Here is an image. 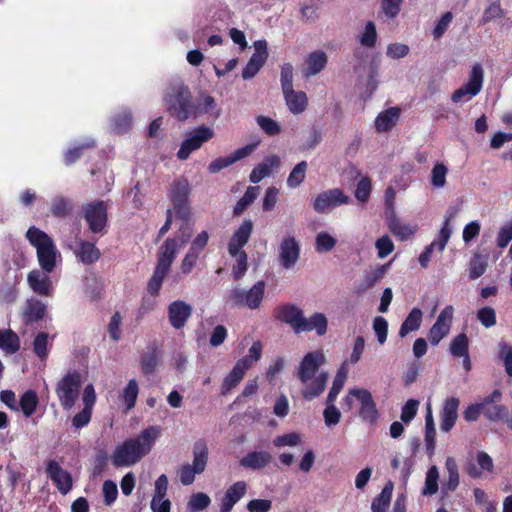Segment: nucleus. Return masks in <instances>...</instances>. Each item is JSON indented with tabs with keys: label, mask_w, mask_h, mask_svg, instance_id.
<instances>
[{
	"label": "nucleus",
	"mask_w": 512,
	"mask_h": 512,
	"mask_svg": "<svg viewBox=\"0 0 512 512\" xmlns=\"http://www.w3.org/2000/svg\"><path fill=\"white\" fill-rule=\"evenodd\" d=\"M327 358L322 350H316L304 355L296 368V375L302 384L301 395L311 401L319 397L326 388L329 373L320 370L326 364Z\"/></svg>",
	"instance_id": "1"
},
{
	"label": "nucleus",
	"mask_w": 512,
	"mask_h": 512,
	"mask_svg": "<svg viewBox=\"0 0 512 512\" xmlns=\"http://www.w3.org/2000/svg\"><path fill=\"white\" fill-rule=\"evenodd\" d=\"M160 434L161 428L153 425L144 429L136 438L124 441L116 446L111 456L112 463L116 467L136 464L151 451Z\"/></svg>",
	"instance_id": "2"
},
{
	"label": "nucleus",
	"mask_w": 512,
	"mask_h": 512,
	"mask_svg": "<svg viewBox=\"0 0 512 512\" xmlns=\"http://www.w3.org/2000/svg\"><path fill=\"white\" fill-rule=\"evenodd\" d=\"M26 238L36 249L39 266L45 272H53L57 263L61 261V254L53 239L44 231L31 226L26 232Z\"/></svg>",
	"instance_id": "3"
},
{
	"label": "nucleus",
	"mask_w": 512,
	"mask_h": 512,
	"mask_svg": "<svg viewBox=\"0 0 512 512\" xmlns=\"http://www.w3.org/2000/svg\"><path fill=\"white\" fill-rule=\"evenodd\" d=\"M164 102L168 111L180 121L186 120L192 112L191 93L183 84L169 87Z\"/></svg>",
	"instance_id": "4"
},
{
	"label": "nucleus",
	"mask_w": 512,
	"mask_h": 512,
	"mask_svg": "<svg viewBox=\"0 0 512 512\" xmlns=\"http://www.w3.org/2000/svg\"><path fill=\"white\" fill-rule=\"evenodd\" d=\"M208 463V446L204 440L195 442L193 446L192 464H185L179 470L180 482L185 485H191L195 481L196 475L203 473Z\"/></svg>",
	"instance_id": "5"
},
{
	"label": "nucleus",
	"mask_w": 512,
	"mask_h": 512,
	"mask_svg": "<svg viewBox=\"0 0 512 512\" xmlns=\"http://www.w3.org/2000/svg\"><path fill=\"white\" fill-rule=\"evenodd\" d=\"M192 235V228L188 224H183L173 238H167L160 246L157 262L171 266L176 255L189 241Z\"/></svg>",
	"instance_id": "6"
},
{
	"label": "nucleus",
	"mask_w": 512,
	"mask_h": 512,
	"mask_svg": "<svg viewBox=\"0 0 512 512\" xmlns=\"http://www.w3.org/2000/svg\"><path fill=\"white\" fill-rule=\"evenodd\" d=\"M81 386V375L78 372H69L57 383L56 394L61 406L70 410L79 397Z\"/></svg>",
	"instance_id": "7"
},
{
	"label": "nucleus",
	"mask_w": 512,
	"mask_h": 512,
	"mask_svg": "<svg viewBox=\"0 0 512 512\" xmlns=\"http://www.w3.org/2000/svg\"><path fill=\"white\" fill-rule=\"evenodd\" d=\"M214 134V130L205 125L188 132L177 152V157L180 160H187L192 152L200 149L204 143L214 137Z\"/></svg>",
	"instance_id": "8"
},
{
	"label": "nucleus",
	"mask_w": 512,
	"mask_h": 512,
	"mask_svg": "<svg viewBox=\"0 0 512 512\" xmlns=\"http://www.w3.org/2000/svg\"><path fill=\"white\" fill-rule=\"evenodd\" d=\"M349 202V196H347L342 189L333 188L317 194L312 200V207L317 213L325 214Z\"/></svg>",
	"instance_id": "9"
},
{
	"label": "nucleus",
	"mask_w": 512,
	"mask_h": 512,
	"mask_svg": "<svg viewBox=\"0 0 512 512\" xmlns=\"http://www.w3.org/2000/svg\"><path fill=\"white\" fill-rule=\"evenodd\" d=\"M495 469L492 457L485 451H477L474 458L468 460L464 470L473 479H481L493 474Z\"/></svg>",
	"instance_id": "10"
},
{
	"label": "nucleus",
	"mask_w": 512,
	"mask_h": 512,
	"mask_svg": "<svg viewBox=\"0 0 512 512\" xmlns=\"http://www.w3.org/2000/svg\"><path fill=\"white\" fill-rule=\"evenodd\" d=\"M210 234L206 230L199 232L191 241L190 247L181 261V271L183 274H189L197 263L200 254L207 246Z\"/></svg>",
	"instance_id": "11"
},
{
	"label": "nucleus",
	"mask_w": 512,
	"mask_h": 512,
	"mask_svg": "<svg viewBox=\"0 0 512 512\" xmlns=\"http://www.w3.org/2000/svg\"><path fill=\"white\" fill-rule=\"evenodd\" d=\"M265 283L263 281L257 282L248 291L236 288L231 291L230 298L236 305H245L250 309L259 307L264 296Z\"/></svg>",
	"instance_id": "12"
},
{
	"label": "nucleus",
	"mask_w": 512,
	"mask_h": 512,
	"mask_svg": "<svg viewBox=\"0 0 512 512\" xmlns=\"http://www.w3.org/2000/svg\"><path fill=\"white\" fill-rule=\"evenodd\" d=\"M300 258V244L294 236H285L278 247L279 265L284 270L293 269Z\"/></svg>",
	"instance_id": "13"
},
{
	"label": "nucleus",
	"mask_w": 512,
	"mask_h": 512,
	"mask_svg": "<svg viewBox=\"0 0 512 512\" xmlns=\"http://www.w3.org/2000/svg\"><path fill=\"white\" fill-rule=\"evenodd\" d=\"M84 218L93 233L101 232L107 223V205L103 201L88 203L83 208Z\"/></svg>",
	"instance_id": "14"
},
{
	"label": "nucleus",
	"mask_w": 512,
	"mask_h": 512,
	"mask_svg": "<svg viewBox=\"0 0 512 512\" xmlns=\"http://www.w3.org/2000/svg\"><path fill=\"white\" fill-rule=\"evenodd\" d=\"M454 314L453 306H446L438 315L436 322L432 325L428 338L432 345H437L448 335Z\"/></svg>",
	"instance_id": "15"
},
{
	"label": "nucleus",
	"mask_w": 512,
	"mask_h": 512,
	"mask_svg": "<svg viewBox=\"0 0 512 512\" xmlns=\"http://www.w3.org/2000/svg\"><path fill=\"white\" fill-rule=\"evenodd\" d=\"M253 46L255 52L250 57L242 72L244 80L252 79L260 71L268 58L267 42L265 40H257L254 42Z\"/></svg>",
	"instance_id": "16"
},
{
	"label": "nucleus",
	"mask_w": 512,
	"mask_h": 512,
	"mask_svg": "<svg viewBox=\"0 0 512 512\" xmlns=\"http://www.w3.org/2000/svg\"><path fill=\"white\" fill-rule=\"evenodd\" d=\"M83 409L72 419V426L76 429L87 426L91 420L92 410L96 402V393L92 384L85 386L82 393Z\"/></svg>",
	"instance_id": "17"
},
{
	"label": "nucleus",
	"mask_w": 512,
	"mask_h": 512,
	"mask_svg": "<svg viewBox=\"0 0 512 512\" xmlns=\"http://www.w3.org/2000/svg\"><path fill=\"white\" fill-rule=\"evenodd\" d=\"M50 273L42 269H34L29 272L27 283L30 289L40 296L51 297L54 293V286L49 276Z\"/></svg>",
	"instance_id": "18"
},
{
	"label": "nucleus",
	"mask_w": 512,
	"mask_h": 512,
	"mask_svg": "<svg viewBox=\"0 0 512 512\" xmlns=\"http://www.w3.org/2000/svg\"><path fill=\"white\" fill-rule=\"evenodd\" d=\"M192 306L183 300H175L167 308L168 320L175 329L183 328L192 315Z\"/></svg>",
	"instance_id": "19"
},
{
	"label": "nucleus",
	"mask_w": 512,
	"mask_h": 512,
	"mask_svg": "<svg viewBox=\"0 0 512 512\" xmlns=\"http://www.w3.org/2000/svg\"><path fill=\"white\" fill-rule=\"evenodd\" d=\"M257 144H248L244 147H241L235 150L233 153L229 154L225 157H219L213 160L209 166L208 170L210 173H217L220 170L234 164L235 162L248 157L252 152L256 149Z\"/></svg>",
	"instance_id": "20"
},
{
	"label": "nucleus",
	"mask_w": 512,
	"mask_h": 512,
	"mask_svg": "<svg viewBox=\"0 0 512 512\" xmlns=\"http://www.w3.org/2000/svg\"><path fill=\"white\" fill-rule=\"evenodd\" d=\"M47 474L62 494H67L72 488V477L60 464L51 460L47 464Z\"/></svg>",
	"instance_id": "21"
},
{
	"label": "nucleus",
	"mask_w": 512,
	"mask_h": 512,
	"mask_svg": "<svg viewBox=\"0 0 512 512\" xmlns=\"http://www.w3.org/2000/svg\"><path fill=\"white\" fill-rule=\"evenodd\" d=\"M253 231V222L246 219L232 235L228 244L229 255H236L242 250L243 246L249 241Z\"/></svg>",
	"instance_id": "22"
},
{
	"label": "nucleus",
	"mask_w": 512,
	"mask_h": 512,
	"mask_svg": "<svg viewBox=\"0 0 512 512\" xmlns=\"http://www.w3.org/2000/svg\"><path fill=\"white\" fill-rule=\"evenodd\" d=\"M460 401L456 397L447 398L440 411V429L449 432L458 419V408Z\"/></svg>",
	"instance_id": "23"
},
{
	"label": "nucleus",
	"mask_w": 512,
	"mask_h": 512,
	"mask_svg": "<svg viewBox=\"0 0 512 512\" xmlns=\"http://www.w3.org/2000/svg\"><path fill=\"white\" fill-rule=\"evenodd\" d=\"M354 393L356 394V400L360 402L359 413L361 418L369 423L375 422L378 412L370 391L363 388V391H354Z\"/></svg>",
	"instance_id": "24"
},
{
	"label": "nucleus",
	"mask_w": 512,
	"mask_h": 512,
	"mask_svg": "<svg viewBox=\"0 0 512 512\" xmlns=\"http://www.w3.org/2000/svg\"><path fill=\"white\" fill-rule=\"evenodd\" d=\"M247 371L248 362L246 360H238L232 370L224 378L221 385V394L227 395L232 389L237 387Z\"/></svg>",
	"instance_id": "25"
},
{
	"label": "nucleus",
	"mask_w": 512,
	"mask_h": 512,
	"mask_svg": "<svg viewBox=\"0 0 512 512\" xmlns=\"http://www.w3.org/2000/svg\"><path fill=\"white\" fill-rule=\"evenodd\" d=\"M47 312V305L41 300L30 298L25 302L22 311L23 321L26 324L41 321Z\"/></svg>",
	"instance_id": "26"
},
{
	"label": "nucleus",
	"mask_w": 512,
	"mask_h": 512,
	"mask_svg": "<svg viewBox=\"0 0 512 512\" xmlns=\"http://www.w3.org/2000/svg\"><path fill=\"white\" fill-rule=\"evenodd\" d=\"M247 485L244 481H238L230 486L222 500L220 505L221 512H230L233 506L245 495Z\"/></svg>",
	"instance_id": "27"
},
{
	"label": "nucleus",
	"mask_w": 512,
	"mask_h": 512,
	"mask_svg": "<svg viewBox=\"0 0 512 512\" xmlns=\"http://www.w3.org/2000/svg\"><path fill=\"white\" fill-rule=\"evenodd\" d=\"M281 159L277 155L265 158L260 164L255 166L250 174V181L254 184L259 183L262 179L269 176L274 168H278Z\"/></svg>",
	"instance_id": "28"
},
{
	"label": "nucleus",
	"mask_w": 512,
	"mask_h": 512,
	"mask_svg": "<svg viewBox=\"0 0 512 512\" xmlns=\"http://www.w3.org/2000/svg\"><path fill=\"white\" fill-rule=\"evenodd\" d=\"M327 64V55L321 50L310 53L305 62L303 75L305 77L315 76L320 73Z\"/></svg>",
	"instance_id": "29"
},
{
	"label": "nucleus",
	"mask_w": 512,
	"mask_h": 512,
	"mask_svg": "<svg viewBox=\"0 0 512 512\" xmlns=\"http://www.w3.org/2000/svg\"><path fill=\"white\" fill-rule=\"evenodd\" d=\"M286 105L293 114H301L305 111L308 103L306 94L303 91L289 89L283 92Z\"/></svg>",
	"instance_id": "30"
},
{
	"label": "nucleus",
	"mask_w": 512,
	"mask_h": 512,
	"mask_svg": "<svg viewBox=\"0 0 512 512\" xmlns=\"http://www.w3.org/2000/svg\"><path fill=\"white\" fill-rule=\"evenodd\" d=\"M400 116V109L391 107L379 113L375 119V127L378 132H387L392 129Z\"/></svg>",
	"instance_id": "31"
},
{
	"label": "nucleus",
	"mask_w": 512,
	"mask_h": 512,
	"mask_svg": "<svg viewBox=\"0 0 512 512\" xmlns=\"http://www.w3.org/2000/svg\"><path fill=\"white\" fill-rule=\"evenodd\" d=\"M483 82V68L481 64L475 63L471 68L467 81L461 87L477 96L483 88Z\"/></svg>",
	"instance_id": "32"
},
{
	"label": "nucleus",
	"mask_w": 512,
	"mask_h": 512,
	"mask_svg": "<svg viewBox=\"0 0 512 512\" xmlns=\"http://www.w3.org/2000/svg\"><path fill=\"white\" fill-rule=\"evenodd\" d=\"M279 318L281 321L291 325L296 332H300L304 316L298 307L293 305H285L281 307L279 311Z\"/></svg>",
	"instance_id": "33"
},
{
	"label": "nucleus",
	"mask_w": 512,
	"mask_h": 512,
	"mask_svg": "<svg viewBox=\"0 0 512 512\" xmlns=\"http://www.w3.org/2000/svg\"><path fill=\"white\" fill-rule=\"evenodd\" d=\"M389 263L385 265H378L365 271L363 279L358 286L359 291H366L377 284L386 274Z\"/></svg>",
	"instance_id": "34"
},
{
	"label": "nucleus",
	"mask_w": 512,
	"mask_h": 512,
	"mask_svg": "<svg viewBox=\"0 0 512 512\" xmlns=\"http://www.w3.org/2000/svg\"><path fill=\"white\" fill-rule=\"evenodd\" d=\"M328 320L322 313H314L309 318L303 320L300 332L315 331L317 335L322 336L326 333Z\"/></svg>",
	"instance_id": "35"
},
{
	"label": "nucleus",
	"mask_w": 512,
	"mask_h": 512,
	"mask_svg": "<svg viewBox=\"0 0 512 512\" xmlns=\"http://www.w3.org/2000/svg\"><path fill=\"white\" fill-rule=\"evenodd\" d=\"M75 255L83 264H93L100 258V250L93 244L87 241L79 242Z\"/></svg>",
	"instance_id": "36"
},
{
	"label": "nucleus",
	"mask_w": 512,
	"mask_h": 512,
	"mask_svg": "<svg viewBox=\"0 0 512 512\" xmlns=\"http://www.w3.org/2000/svg\"><path fill=\"white\" fill-rule=\"evenodd\" d=\"M20 349V339L11 329H0V350L8 355L15 354Z\"/></svg>",
	"instance_id": "37"
},
{
	"label": "nucleus",
	"mask_w": 512,
	"mask_h": 512,
	"mask_svg": "<svg viewBox=\"0 0 512 512\" xmlns=\"http://www.w3.org/2000/svg\"><path fill=\"white\" fill-rule=\"evenodd\" d=\"M271 455L265 451L248 453L240 460V465L250 469L264 468L271 461Z\"/></svg>",
	"instance_id": "38"
},
{
	"label": "nucleus",
	"mask_w": 512,
	"mask_h": 512,
	"mask_svg": "<svg viewBox=\"0 0 512 512\" xmlns=\"http://www.w3.org/2000/svg\"><path fill=\"white\" fill-rule=\"evenodd\" d=\"M348 378L347 361H344L337 370V373L332 381V386L328 392L327 398L330 402H335L339 393L341 392L344 384Z\"/></svg>",
	"instance_id": "39"
},
{
	"label": "nucleus",
	"mask_w": 512,
	"mask_h": 512,
	"mask_svg": "<svg viewBox=\"0 0 512 512\" xmlns=\"http://www.w3.org/2000/svg\"><path fill=\"white\" fill-rule=\"evenodd\" d=\"M423 313L418 308H413L408 316L405 318L399 329V336L406 337L409 333L416 331L420 328L422 323Z\"/></svg>",
	"instance_id": "40"
},
{
	"label": "nucleus",
	"mask_w": 512,
	"mask_h": 512,
	"mask_svg": "<svg viewBox=\"0 0 512 512\" xmlns=\"http://www.w3.org/2000/svg\"><path fill=\"white\" fill-rule=\"evenodd\" d=\"M393 489L394 486L392 482L385 484L380 494L375 497L371 503L372 512H387L390 506Z\"/></svg>",
	"instance_id": "41"
},
{
	"label": "nucleus",
	"mask_w": 512,
	"mask_h": 512,
	"mask_svg": "<svg viewBox=\"0 0 512 512\" xmlns=\"http://www.w3.org/2000/svg\"><path fill=\"white\" fill-rule=\"evenodd\" d=\"M388 228L401 241L408 239L417 231L416 225L404 223L397 218L389 220Z\"/></svg>",
	"instance_id": "42"
},
{
	"label": "nucleus",
	"mask_w": 512,
	"mask_h": 512,
	"mask_svg": "<svg viewBox=\"0 0 512 512\" xmlns=\"http://www.w3.org/2000/svg\"><path fill=\"white\" fill-rule=\"evenodd\" d=\"M139 395V384L136 379H130L120 393V399L127 411L135 407Z\"/></svg>",
	"instance_id": "43"
},
{
	"label": "nucleus",
	"mask_w": 512,
	"mask_h": 512,
	"mask_svg": "<svg viewBox=\"0 0 512 512\" xmlns=\"http://www.w3.org/2000/svg\"><path fill=\"white\" fill-rule=\"evenodd\" d=\"M190 193V184L188 180L186 179H178L174 181L171 187L170 191V197L174 203L176 204H183L186 203V200Z\"/></svg>",
	"instance_id": "44"
},
{
	"label": "nucleus",
	"mask_w": 512,
	"mask_h": 512,
	"mask_svg": "<svg viewBox=\"0 0 512 512\" xmlns=\"http://www.w3.org/2000/svg\"><path fill=\"white\" fill-rule=\"evenodd\" d=\"M426 410L427 412L425 416V441L427 450L430 452V454H432L435 448L436 431L430 403L427 404Z\"/></svg>",
	"instance_id": "45"
},
{
	"label": "nucleus",
	"mask_w": 512,
	"mask_h": 512,
	"mask_svg": "<svg viewBox=\"0 0 512 512\" xmlns=\"http://www.w3.org/2000/svg\"><path fill=\"white\" fill-rule=\"evenodd\" d=\"M488 267V261L485 256L475 253L469 262V279L476 280L481 277Z\"/></svg>",
	"instance_id": "46"
},
{
	"label": "nucleus",
	"mask_w": 512,
	"mask_h": 512,
	"mask_svg": "<svg viewBox=\"0 0 512 512\" xmlns=\"http://www.w3.org/2000/svg\"><path fill=\"white\" fill-rule=\"evenodd\" d=\"M307 167L308 164L306 161H301L294 166L286 181L289 188L295 189L304 182L306 178Z\"/></svg>",
	"instance_id": "47"
},
{
	"label": "nucleus",
	"mask_w": 512,
	"mask_h": 512,
	"mask_svg": "<svg viewBox=\"0 0 512 512\" xmlns=\"http://www.w3.org/2000/svg\"><path fill=\"white\" fill-rule=\"evenodd\" d=\"M132 124V114L129 109H122L112 118V128L117 133L128 131Z\"/></svg>",
	"instance_id": "48"
},
{
	"label": "nucleus",
	"mask_w": 512,
	"mask_h": 512,
	"mask_svg": "<svg viewBox=\"0 0 512 512\" xmlns=\"http://www.w3.org/2000/svg\"><path fill=\"white\" fill-rule=\"evenodd\" d=\"M303 444V435L299 432H290L279 435L273 439L276 448L297 447Z\"/></svg>",
	"instance_id": "49"
},
{
	"label": "nucleus",
	"mask_w": 512,
	"mask_h": 512,
	"mask_svg": "<svg viewBox=\"0 0 512 512\" xmlns=\"http://www.w3.org/2000/svg\"><path fill=\"white\" fill-rule=\"evenodd\" d=\"M445 468L447 471L446 487L450 491H454L460 482L458 465L453 457H447L445 461Z\"/></svg>",
	"instance_id": "50"
},
{
	"label": "nucleus",
	"mask_w": 512,
	"mask_h": 512,
	"mask_svg": "<svg viewBox=\"0 0 512 512\" xmlns=\"http://www.w3.org/2000/svg\"><path fill=\"white\" fill-rule=\"evenodd\" d=\"M336 244V238L326 231L319 232L315 237V250L318 253L330 252Z\"/></svg>",
	"instance_id": "51"
},
{
	"label": "nucleus",
	"mask_w": 512,
	"mask_h": 512,
	"mask_svg": "<svg viewBox=\"0 0 512 512\" xmlns=\"http://www.w3.org/2000/svg\"><path fill=\"white\" fill-rule=\"evenodd\" d=\"M451 235L452 228L450 226V218H447L442 225L438 237L427 247H432V251L437 248L440 252H442L445 249Z\"/></svg>",
	"instance_id": "52"
},
{
	"label": "nucleus",
	"mask_w": 512,
	"mask_h": 512,
	"mask_svg": "<svg viewBox=\"0 0 512 512\" xmlns=\"http://www.w3.org/2000/svg\"><path fill=\"white\" fill-rule=\"evenodd\" d=\"M439 471L436 466L430 467L426 472L425 486L422 490L424 496L434 495L438 491Z\"/></svg>",
	"instance_id": "53"
},
{
	"label": "nucleus",
	"mask_w": 512,
	"mask_h": 512,
	"mask_svg": "<svg viewBox=\"0 0 512 512\" xmlns=\"http://www.w3.org/2000/svg\"><path fill=\"white\" fill-rule=\"evenodd\" d=\"M51 343L46 332L38 333L33 340V351L41 359H45L49 352Z\"/></svg>",
	"instance_id": "54"
},
{
	"label": "nucleus",
	"mask_w": 512,
	"mask_h": 512,
	"mask_svg": "<svg viewBox=\"0 0 512 512\" xmlns=\"http://www.w3.org/2000/svg\"><path fill=\"white\" fill-rule=\"evenodd\" d=\"M211 503L210 497L204 492H197L191 495L187 508L191 512H199L205 510Z\"/></svg>",
	"instance_id": "55"
},
{
	"label": "nucleus",
	"mask_w": 512,
	"mask_h": 512,
	"mask_svg": "<svg viewBox=\"0 0 512 512\" xmlns=\"http://www.w3.org/2000/svg\"><path fill=\"white\" fill-rule=\"evenodd\" d=\"M38 397L34 391H26L20 399V407L26 417H30L36 410Z\"/></svg>",
	"instance_id": "56"
},
{
	"label": "nucleus",
	"mask_w": 512,
	"mask_h": 512,
	"mask_svg": "<svg viewBox=\"0 0 512 512\" xmlns=\"http://www.w3.org/2000/svg\"><path fill=\"white\" fill-rule=\"evenodd\" d=\"M259 187L250 186L234 207V214L240 215L258 196Z\"/></svg>",
	"instance_id": "57"
},
{
	"label": "nucleus",
	"mask_w": 512,
	"mask_h": 512,
	"mask_svg": "<svg viewBox=\"0 0 512 512\" xmlns=\"http://www.w3.org/2000/svg\"><path fill=\"white\" fill-rule=\"evenodd\" d=\"M256 123L269 136H275L280 133V124L270 117L259 115L256 117Z\"/></svg>",
	"instance_id": "58"
},
{
	"label": "nucleus",
	"mask_w": 512,
	"mask_h": 512,
	"mask_svg": "<svg viewBox=\"0 0 512 512\" xmlns=\"http://www.w3.org/2000/svg\"><path fill=\"white\" fill-rule=\"evenodd\" d=\"M334 403L335 402H330L329 398H326V408L323 411V417L328 427L337 425L341 419V412Z\"/></svg>",
	"instance_id": "59"
},
{
	"label": "nucleus",
	"mask_w": 512,
	"mask_h": 512,
	"mask_svg": "<svg viewBox=\"0 0 512 512\" xmlns=\"http://www.w3.org/2000/svg\"><path fill=\"white\" fill-rule=\"evenodd\" d=\"M450 353L454 357H462L468 354V338L465 334H459L452 340Z\"/></svg>",
	"instance_id": "60"
},
{
	"label": "nucleus",
	"mask_w": 512,
	"mask_h": 512,
	"mask_svg": "<svg viewBox=\"0 0 512 512\" xmlns=\"http://www.w3.org/2000/svg\"><path fill=\"white\" fill-rule=\"evenodd\" d=\"M448 168L443 163H437L431 171V184L435 188H442L446 184Z\"/></svg>",
	"instance_id": "61"
},
{
	"label": "nucleus",
	"mask_w": 512,
	"mask_h": 512,
	"mask_svg": "<svg viewBox=\"0 0 512 512\" xmlns=\"http://www.w3.org/2000/svg\"><path fill=\"white\" fill-rule=\"evenodd\" d=\"M377 40L376 26L372 21L366 23L363 32L359 36L362 46L373 47Z\"/></svg>",
	"instance_id": "62"
},
{
	"label": "nucleus",
	"mask_w": 512,
	"mask_h": 512,
	"mask_svg": "<svg viewBox=\"0 0 512 512\" xmlns=\"http://www.w3.org/2000/svg\"><path fill=\"white\" fill-rule=\"evenodd\" d=\"M499 357L503 362L505 372L512 377V345L499 343Z\"/></svg>",
	"instance_id": "63"
},
{
	"label": "nucleus",
	"mask_w": 512,
	"mask_h": 512,
	"mask_svg": "<svg viewBox=\"0 0 512 512\" xmlns=\"http://www.w3.org/2000/svg\"><path fill=\"white\" fill-rule=\"evenodd\" d=\"M373 330L377 336L380 345H383L387 340L388 335V322L385 318L377 316L373 320Z\"/></svg>",
	"instance_id": "64"
}]
</instances>
